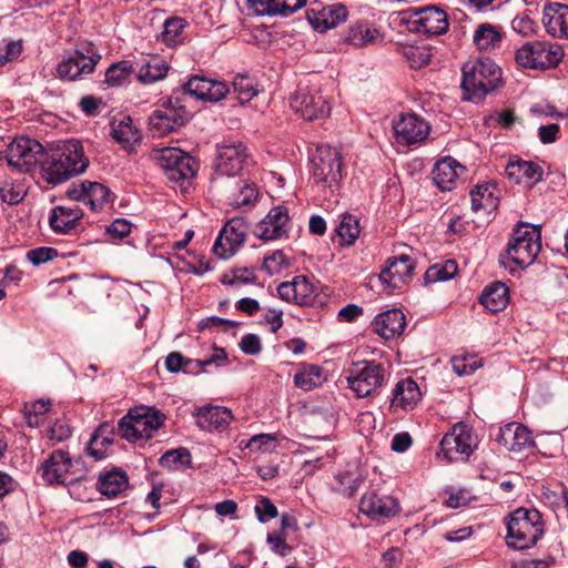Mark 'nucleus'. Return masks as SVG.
I'll return each instance as SVG.
<instances>
[{
	"mask_svg": "<svg viewBox=\"0 0 568 568\" xmlns=\"http://www.w3.org/2000/svg\"><path fill=\"white\" fill-rule=\"evenodd\" d=\"M89 161L83 154L79 140L63 141L42 165L43 178L50 184L62 183L88 168Z\"/></svg>",
	"mask_w": 568,
	"mask_h": 568,
	"instance_id": "1",
	"label": "nucleus"
},
{
	"mask_svg": "<svg viewBox=\"0 0 568 568\" xmlns=\"http://www.w3.org/2000/svg\"><path fill=\"white\" fill-rule=\"evenodd\" d=\"M540 232L527 224L518 225L508 241L507 248L499 255V263L510 273L528 267L540 252Z\"/></svg>",
	"mask_w": 568,
	"mask_h": 568,
	"instance_id": "2",
	"label": "nucleus"
},
{
	"mask_svg": "<svg viewBox=\"0 0 568 568\" xmlns=\"http://www.w3.org/2000/svg\"><path fill=\"white\" fill-rule=\"evenodd\" d=\"M501 79L499 67L490 59L469 61L463 67L462 90L465 100L480 102Z\"/></svg>",
	"mask_w": 568,
	"mask_h": 568,
	"instance_id": "3",
	"label": "nucleus"
},
{
	"mask_svg": "<svg viewBox=\"0 0 568 568\" xmlns=\"http://www.w3.org/2000/svg\"><path fill=\"white\" fill-rule=\"evenodd\" d=\"M506 526L507 545L519 550L534 546L544 532L541 516L536 509H516Z\"/></svg>",
	"mask_w": 568,
	"mask_h": 568,
	"instance_id": "4",
	"label": "nucleus"
},
{
	"mask_svg": "<svg viewBox=\"0 0 568 568\" xmlns=\"http://www.w3.org/2000/svg\"><path fill=\"white\" fill-rule=\"evenodd\" d=\"M164 420V414L154 407H136L119 420V433L129 442L149 439L163 425Z\"/></svg>",
	"mask_w": 568,
	"mask_h": 568,
	"instance_id": "5",
	"label": "nucleus"
},
{
	"mask_svg": "<svg viewBox=\"0 0 568 568\" xmlns=\"http://www.w3.org/2000/svg\"><path fill=\"white\" fill-rule=\"evenodd\" d=\"M291 109L303 119L314 121L331 113L328 98L317 84L301 82L290 97Z\"/></svg>",
	"mask_w": 568,
	"mask_h": 568,
	"instance_id": "6",
	"label": "nucleus"
},
{
	"mask_svg": "<svg viewBox=\"0 0 568 568\" xmlns=\"http://www.w3.org/2000/svg\"><path fill=\"white\" fill-rule=\"evenodd\" d=\"M402 21L409 32L427 36L444 34L449 28L447 13L436 6L410 8L405 12Z\"/></svg>",
	"mask_w": 568,
	"mask_h": 568,
	"instance_id": "7",
	"label": "nucleus"
},
{
	"mask_svg": "<svg viewBox=\"0 0 568 568\" xmlns=\"http://www.w3.org/2000/svg\"><path fill=\"white\" fill-rule=\"evenodd\" d=\"M564 52L559 44L547 41H529L516 50L515 60L526 69H548L556 67Z\"/></svg>",
	"mask_w": 568,
	"mask_h": 568,
	"instance_id": "8",
	"label": "nucleus"
},
{
	"mask_svg": "<svg viewBox=\"0 0 568 568\" xmlns=\"http://www.w3.org/2000/svg\"><path fill=\"white\" fill-rule=\"evenodd\" d=\"M475 447L476 438L471 428L467 424L457 423L440 440L437 457H443L447 462L465 460Z\"/></svg>",
	"mask_w": 568,
	"mask_h": 568,
	"instance_id": "9",
	"label": "nucleus"
},
{
	"mask_svg": "<svg viewBox=\"0 0 568 568\" xmlns=\"http://www.w3.org/2000/svg\"><path fill=\"white\" fill-rule=\"evenodd\" d=\"M349 388L358 396L374 394L385 382V368L375 362L355 364L346 377Z\"/></svg>",
	"mask_w": 568,
	"mask_h": 568,
	"instance_id": "10",
	"label": "nucleus"
},
{
	"mask_svg": "<svg viewBox=\"0 0 568 568\" xmlns=\"http://www.w3.org/2000/svg\"><path fill=\"white\" fill-rule=\"evenodd\" d=\"M189 119L179 98L170 99L149 118V130L154 136H164L181 128Z\"/></svg>",
	"mask_w": 568,
	"mask_h": 568,
	"instance_id": "11",
	"label": "nucleus"
},
{
	"mask_svg": "<svg viewBox=\"0 0 568 568\" xmlns=\"http://www.w3.org/2000/svg\"><path fill=\"white\" fill-rule=\"evenodd\" d=\"M250 161L247 149L241 141H225L216 146L215 171L221 175L235 176Z\"/></svg>",
	"mask_w": 568,
	"mask_h": 568,
	"instance_id": "12",
	"label": "nucleus"
},
{
	"mask_svg": "<svg viewBox=\"0 0 568 568\" xmlns=\"http://www.w3.org/2000/svg\"><path fill=\"white\" fill-rule=\"evenodd\" d=\"M342 156L336 148L321 146L313 159V178L315 182L328 187L342 180Z\"/></svg>",
	"mask_w": 568,
	"mask_h": 568,
	"instance_id": "13",
	"label": "nucleus"
},
{
	"mask_svg": "<svg viewBox=\"0 0 568 568\" xmlns=\"http://www.w3.org/2000/svg\"><path fill=\"white\" fill-rule=\"evenodd\" d=\"M292 229L288 210L284 205L273 206L267 214L255 224L253 234L263 241H281L290 237Z\"/></svg>",
	"mask_w": 568,
	"mask_h": 568,
	"instance_id": "14",
	"label": "nucleus"
},
{
	"mask_svg": "<svg viewBox=\"0 0 568 568\" xmlns=\"http://www.w3.org/2000/svg\"><path fill=\"white\" fill-rule=\"evenodd\" d=\"M321 286L305 275H296L292 281L282 282L277 286L278 296L288 303L301 306H313L320 297Z\"/></svg>",
	"mask_w": 568,
	"mask_h": 568,
	"instance_id": "15",
	"label": "nucleus"
},
{
	"mask_svg": "<svg viewBox=\"0 0 568 568\" xmlns=\"http://www.w3.org/2000/svg\"><path fill=\"white\" fill-rule=\"evenodd\" d=\"M158 161L171 181L191 179L197 170L196 161L176 148H163L159 151Z\"/></svg>",
	"mask_w": 568,
	"mask_h": 568,
	"instance_id": "16",
	"label": "nucleus"
},
{
	"mask_svg": "<svg viewBox=\"0 0 568 568\" xmlns=\"http://www.w3.org/2000/svg\"><path fill=\"white\" fill-rule=\"evenodd\" d=\"M396 142L402 145H412L427 139L430 126L428 122L416 113H402L392 122Z\"/></svg>",
	"mask_w": 568,
	"mask_h": 568,
	"instance_id": "17",
	"label": "nucleus"
},
{
	"mask_svg": "<svg viewBox=\"0 0 568 568\" xmlns=\"http://www.w3.org/2000/svg\"><path fill=\"white\" fill-rule=\"evenodd\" d=\"M246 232L247 225L243 217L231 219L215 240L213 253L220 258H230L245 242Z\"/></svg>",
	"mask_w": 568,
	"mask_h": 568,
	"instance_id": "18",
	"label": "nucleus"
},
{
	"mask_svg": "<svg viewBox=\"0 0 568 568\" xmlns=\"http://www.w3.org/2000/svg\"><path fill=\"white\" fill-rule=\"evenodd\" d=\"M42 151L43 146L37 140L20 136L8 145L6 159L8 165L20 172H27L36 165Z\"/></svg>",
	"mask_w": 568,
	"mask_h": 568,
	"instance_id": "19",
	"label": "nucleus"
},
{
	"mask_svg": "<svg viewBox=\"0 0 568 568\" xmlns=\"http://www.w3.org/2000/svg\"><path fill=\"white\" fill-rule=\"evenodd\" d=\"M386 267L379 273V281L384 290L390 294L406 285L413 277L415 268L414 260L407 254L389 257Z\"/></svg>",
	"mask_w": 568,
	"mask_h": 568,
	"instance_id": "20",
	"label": "nucleus"
},
{
	"mask_svg": "<svg viewBox=\"0 0 568 568\" xmlns=\"http://www.w3.org/2000/svg\"><path fill=\"white\" fill-rule=\"evenodd\" d=\"M41 476L48 484H69L77 481L79 476L73 471V463L68 453L59 449L53 452L40 467Z\"/></svg>",
	"mask_w": 568,
	"mask_h": 568,
	"instance_id": "21",
	"label": "nucleus"
},
{
	"mask_svg": "<svg viewBox=\"0 0 568 568\" xmlns=\"http://www.w3.org/2000/svg\"><path fill=\"white\" fill-rule=\"evenodd\" d=\"M195 425L204 432L223 433L234 419L231 409L219 405H203L193 413Z\"/></svg>",
	"mask_w": 568,
	"mask_h": 568,
	"instance_id": "22",
	"label": "nucleus"
},
{
	"mask_svg": "<svg viewBox=\"0 0 568 568\" xmlns=\"http://www.w3.org/2000/svg\"><path fill=\"white\" fill-rule=\"evenodd\" d=\"M183 90L190 97L205 102H219L230 92L225 82L204 75H192L183 85Z\"/></svg>",
	"mask_w": 568,
	"mask_h": 568,
	"instance_id": "23",
	"label": "nucleus"
},
{
	"mask_svg": "<svg viewBox=\"0 0 568 568\" xmlns=\"http://www.w3.org/2000/svg\"><path fill=\"white\" fill-rule=\"evenodd\" d=\"M99 60V54L87 55L77 50L59 63L57 72L61 79L74 81L90 74Z\"/></svg>",
	"mask_w": 568,
	"mask_h": 568,
	"instance_id": "24",
	"label": "nucleus"
},
{
	"mask_svg": "<svg viewBox=\"0 0 568 568\" xmlns=\"http://www.w3.org/2000/svg\"><path fill=\"white\" fill-rule=\"evenodd\" d=\"M68 195L89 205L92 211H98L110 201L109 187L99 182L83 181L68 190Z\"/></svg>",
	"mask_w": 568,
	"mask_h": 568,
	"instance_id": "25",
	"label": "nucleus"
},
{
	"mask_svg": "<svg viewBox=\"0 0 568 568\" xmlns=\"http://www.w3.org/2000/svg\"><path fill=\"white\" fill-rule=\"evenodd\" d=\"M359 510L372 519L390 518L398 511V503L390 496H378L375 491L366 493L359 504Z\"/></svg>",
	"mask_w": 568,
	"mask_h": 568,
	"instance_id": "26",
	"label": "nucleus"
},
{
	"mask_svg": "<svg viewBox=\"0 0 568 568\" xmlns=\"http://www.w3.org/2000/svg\"><path fill=\"white\" fill-rule=\"evenodd\" d=\"M310 24L317 31L324 32L336 27L346 19V9L342 4L311 8L306 11Z\"/></svg>",
	"mask_w": 568,
	"mask_h": 568,
	"instance_id": "27",
	"label": "nucleus"
},
{
	"mask_svg": "<svg viewBox=\"0 0 568 568\" xmlns=\"http://www.w3.org/2000/svg\"><path fill=\"white\" fill-rule=\"evenodd\" d=\"M497 440L510 452H521L534 445L529 429L518 423H509L500 427Z\"/></svg>",
	"mask_w": 568,
	"mask_h": 568,
	"instance_id": "28",
	"label": "nucleus"
},
{
	"mask_svg": "<svg viewBox=\"0 0 568 568\" xmlns=\"http://www.w3.org/2000/svg\"><path fill=\"white\" fill-rule=\"evenodd\" d=\"M112 136L121 146L132 153L141 143V132L129 115H121L112 122Z\"/></svg>",
	"mask_w": 568,
	"mask_h": 568,
	"instance_id": "29",
	"label": "nucleus"
},
{
	"mask_svg": "<svg viewBox=\"0 0 568 568\" xmlns=\"http://www.w3.org/2000/svg\"><path fill=\"white\" fill-rule=\"evenodd\" d=\"M542 23L546 31L552 37L568 39V6L561 3L546 6Z\"/></svg>",
	"mask_w": 568,
	"mask_h": 568,
	"instance_id": "30",
	"label": "nucleus"
},
{
	"mask_svg": "<svg viewBox=\"0 0 568 568\" xmlns=\"http://www.w3.org/2000/svg\"><path fill=\"white\" fill-rule=\"evenodd\" d=\"M465 168L453 158H445L438 161L433 169V180L442 191H452L456 187L460 172Z\"/></svg>",
	"mask_w": 568,
	"mask_h": 568,
	"instance_id": "31",
	"label": "nucleus"
},
{
	"mask_svg": "<svg viewBox=\"0 0 568 568\" xmlns=\"http://www.w3.org/2000/svg\"><path fill=\"white\" fill-rule=\"evenodd\" d=\"M420 399L422 392L418 384L412 377H407L396 384L393 390L392 407L412 410Z\"/></svg>",
	"mask_w": 568,
	"mask_h": 568,
	"instance_id": "32",
	"label": "nucleus"
},
{
	"mask_svg": "<svg viewBox=\"0 0 568 568\" xmlns=\"http://www.w3.org/2000/svg\"><path fill=\"white\" fill-rule=\"evenodd\" d=\"M373 326L383 338H394L399 336L406 326L405 315L397 308L388 310L375 317Z\"/></svg>",
	"mask_w": 568,
	"mask_h": 568,
	"instance_id": "33",
	"label": "nucleus"
},
{
	"mask_svg": "<svg viewBox=\"0 0 568 568\" xmlns=\"http://www.w3.org/2000/svg\"><path fill=\"white\" fill-rule=\"evenodd\" d=\"M257 16H290L301 9L306 0H246Z\"/></svg>",
	"mask_w": 568,
	"mask_h": 568,
	"instance_id": "34",
	"label": "nucleus"
},
{
	"mask_svg": "<svg viewBox=\"0 0 568 568\" xmlns=\"http://www.w3.org/2000/svg\"><path fill=\"white\" fill-rule=\"evenodd\" d=\"M505 174L515 183L534 184L541 179L542 171L534 162L510 159L505 168Z\"/></svg>",
	"mask_w": 568,
	"mask_h": 568,
	"instance_id": "35",
	"label": "nucleus"
},
{
	"mask_svg": "<svg viewBox=\"0 0 568 568\" xmlns=\"http://www.w3.org/2000/svg\"><path fill=\"white\" fill-rule=\"evenodd\" d=\"M82 217V211L78 206H55L49 216V224L53 232L60 234L70 233L75 229Z\"/></svg>",
	"mask_w": 568,
	"mask_h": 568,
	"instance_id": "36",
	"label": "nucleus"
},
{
	"mask_svg": "<svg viewBox=\"0 0 568 568\" xmlns=\"http://www.w3.org/2000/svg\"><path fill=\"white\" fill-rule=\"evenodd\" d=\"M504 39L501 27L480 23L474 31L473 42L479 51L490 52L498 48Z\"/></svg>",
	"mask_w": 568,
	"mask_h": 568,
	"instance_id": "37",
	"label": "nucleus"
},
{
	"mask_svg": "<svg viewBox=\"0 0 568 568\" xmlns=\"http://www.w3.org/2000/svg\"><path fill=\"white\" fill-rule=\"evenodd\" d=\"M169 71V65L164 59L153 55L144 59L138 68L136 77L140 82L150 84L162 80Z\"/></svg>",
	"mask_w": 568,
	"mask_h": 568,
	"instance_id": "38",
	"label": "nucleus"
},
{
	"mask_svg": "<svg viewBox=\"0 0 568 568\" xmlns=\"http://www.w3.org/2000/svg\"><path fill=\"white\" fill-rule=\"evenodd\" d=\"M480 303L491 313L504 310L508 303V287L500 282L493 283L483 291Z\"/></svg>",
	"mask_w": 568,
	"mask_h": 568,
	"instance_id": "39",
	"label": "nucleus"
},
{
	"mask_svg": "<svg viewBox=\"0 0 568 568\" xmlns=\"http://www.w3.org/2000/svg\"><path fill=\"white\" fill-rule=\"evenodd\" d=\"M128 487L125 473L112 470L100 475L98 480L99 491L106 497H115Z\"/></svg>",
	"mask_w": 568,
	"mask_h": 568,
	"instance_id": "40",
	"label": "nucleus"
},
{
	"mask_svg": "<svg viewBox=\"0 0 568 568\" xmlns=\"http://www.w3.org/2000/svg\"><path fill=\"white\" fill-rule=\"evenodd\" d=\"M325 381L323 371L317 365L303 364L294 375V384L303 390H311Z\"/></svg>",
	"mask_w": 568,
	"mask_h": 568,
	"instance_id": "41",
	"label": "nucleus"
},
{
	"mask_svg": "<svg viewBox=\"0 0 568 568\" xmlns=\"http://www.w3.org/2000/svg\"><path fill=\"white\" fill-rule=\"evenodd\" d=\"M361 233L359 220L349 213L341 216L336 227V234L339 237L342 245H352L357 240Z\"/></svg>",
	"mask_w": 568,
	"mask_h": 568,
	"instance_id": "42",
	"label": "nucleus"
},
{
	"mask_svg": "<svg viewBox=\"0 0 568 568\" xmlns=\"http://www.w3.org/2000/svg\"><path fill=\"white\" fill-rule=\"evenodd\" d=\"M364 477L357 471H343L335 476L333 489L344 497H352L363 484Z\"/></svg>",
	"mask_w": 568,
	"mask_h": 568,
	"instance_id": "43",
	"label": "nucleus"
},
{
	"mask_svg": "<svg viewBox=\"0 0 568 568\" xmlns=\"http://www.w3.org/2000/svg\"><path fill=\"white\" fill-rule=\"evenodd\" d=\"M378 38V31L368 27L366 23H356L352 26L346 36L347 42L357 48L375 43Z\"/></svg>",
	"mask_w": 568,
	"mask_h": 568,
	"instance_id": "44",
	"label": "nucleus"
},
{
	"mask_svg": "<svg viewBox=\"0 0 568 568\" xmlns=\"http://www.w3.org/2000/svg\"><path fill=\"white\" fill-rule=\"evenodd\" d=\"M494 185H478L470 192L471 210L477 212L479 210L490 211L496 206L497 199L494 196Z\"/></svg>",
	"mask_w": 568,
	"mask_h": 568,
	"instance_id": "45",
	"label": "nucleus"
},
{
	"mask_svg": "<svg viewBox=\"0 0 568 568\" xmlns=\"http://www.w3.org/2000/svg\"><path fill=\"white\" fill-rule=\"evenodd\" d=\"M233 90L241 103L248 102L258 93L255 80L245 74H237L233 80Z\"/></svg>",
	"mask_w": 568,
	"mask_h": 568,
	"instance_id": "46",
	"label": "nucleus"
},
{
	"mask_svg": "<svg viewBox=\"0 0 568 568\" xmlns=\"http://www.w3.org/2000/svg\"><path fill=\"white\" fill-rule=\"evenodd\" d=\"M133 67L129 61L113 63L105 71V82L111 87H121L126 83L133 73Z\"/></svg>",
	"mask_w": 568,
	"mask_h": 568,
	"instance_id": "47",
	"label": "nucleus"
},
{
	"mask_svg": "<svg viewBox=\"0 0 568 568\" xmlns=\"http://www.w3.org/2000/svg\"><path fill=\"white\" fill-rule=\"evenodd\" d=\"M457 263L454 260L436 263L426 271L425 281L427 283H433L450 280L457 273Z\"/></svg>",
	"mask_w": 568,
	"mask_h": 568,
	"instance_id": "48",
	"label": "nucleus"
},
{
	"mask_svg": "<svg viewBox=\"0 0 568 568\" xmlns=\"http://www.w3.org/2000/svg\"><path fill=\"white\" fill-rule=\"evenodd\" d=\"M258 197L256 185L248 181H242L239 190L233 194L232 204L237 207H251Z\"/></svg>",
	"mask_w": 568,
	"mask_h": 568,
	"instance_id": "49",
	"label": "nucleus"
},
{
	"mask_svg": "<svg viewBox=\"0 0 568 568\" xmlns=\"http://www.w3.org/2000/svg\"><path fill=\"white\" fill-rule=\"evenodd\" d=\"M403 55L414 69H420L430 61V49L426 45H405L402 49Z\"/></svg>",
	"mask_w": 568,
	"mask_h": 568,
	"instance_id": "50",
	"label": "nucleus"
},
{
	"mask_svg": "<svg viewBox=\"0 0 568 568\" xmlns=\"http://www.w3.org/2000/svg\"><path fill=\"white\" fill-rule=\"evenodd\" d=\"M49 410V403L37 400L24 404L23 414L26 423L29 427H39L44 422V415Z\"/></svg>",
	"mask_w": 568,
	"mask_h": 568,
	"instance_id": "51",
	"label": "nucleus"
},
{
	"mask_svg": "<svg viewBox=\"0 0 568 568\" xmlns=\"http://www.w3.org/2000/svg\"><path fill=\"white\" fill-rule=\"evenodd\" d=\"M276 437L273 434H258L245 443V448L254 453H272L276 448Z\"/></svg>",
	"mask_w": 568,
	"mask_h": 568,
	"instance_id": "52",
	"label": "nucleus"
},
{
	"mask_svg": "<svg viewBox=\"0 0 568 568\" xmlns=\"http://www.w3.org/2000/svg\"><path fill=\"white\" fill-rule=\"evenodd\" d=\"M103 436H113V426L109 423H103L99 426V428L95 430V433L92 435L87 450L90 456H92L94 459L100 460L104 458V450L101 448H97L100 444V439Z\"/></svg>",
	"mask_w": 568,
	"mask_h": 568,
	"instance_id": "53",
	"label": "nucleus"
},
{
	"mask_svg": "<svg viewBox=\"0 0 568 568\" xmlns=\"http://www.w3.org/2000/svg\"><path fill=\"white\" fill-rule=\"evenodd\" d=\"M480 366L476 356H455L452 358L453 371L458 376H466L475 373Z\"/></svg>",
	"mask_w": 568,
	"mask_h": 568,
	"instance_id": "54",
	"label": "nucleus"
},
{
	"mask_svg": "<svg viewBox=\"0 0 568 568\" xmlns=\"http://www.w3.org/2000/svg\"><path fill=\"white\" fill-rule=\"evenodd\" d=\"M290 266V262L283 251L277 250L273 252L271 255L264 257L263 268L268 274L280 273L283 268Z\"/></svg>",
	"mask_w": 568,
	"mask_h": 568,
	"instance_id": "55",
	"label": "nucleus"
},
{
	"mask_svg": "<svg viewBox=\"0 0 568 568\" xmlns=\"http://www.w3.org/2000/svg\"><path fill=\"white\" fill-rule=\"evenodd\" d=\"M58 256V251L53 247L42 246L30 250L27 253L28 261L34 266L52 261Z\"/></svg>",
	"mask_w": 568,
	"mask_h": 568,
	"instance_id": "56",
	"label": "nucleus"
},
{
	"mask_svg": "<svg viewBox=\"0 0 568 568\" xmlns=\"http://www.w3.org/2000/svg\"><path fill=\"white\" fill-rule=\"evenodd\" d=\"M256 278L253 268L242 267L235 268L232 272V275H224L222 278V283L226 285H235L240 284H248L254 282Z\"/></svg>",
	"mask_w": 568,
	"mask_h": 568,
	"instance_id": "57",
	"label": "nucleus"
},
{
	"mask_svg": "<svg viewBox=\"0 0 568 568\" xmlns=\"http://www.w3.org/2000/svg\"><path fill=\"white\" fill-rule=\"evenodd\" d=\"M254 509L261 523H267L278 515L276 506L266 497L261 498Z\"/></svg>",
	"mask_w": 568,
	"mask_h": 568,
	"instance_id": "58",
	"label": "nucleus"
},
{
	"mask_svg": "<svg viewBox=\"0 0 568 568\" xmlns=\"http://www.w3.org/2000/svg\"><path fill=\"white\" fill-rule=\"evenodd\" d=\"M24 192L21 187L8 182L0 184V197L8 204H18L23 200Z\"/></svg>",
	"mask_w": 568,
	"mask_h": 568,
	"instance_id": "59",
	"label": "nucleus"
},
{
	"mask_svg": "<svg viewBox=\"0 0 568 568\" xmlns=\"http://www.w3.org/2000/svg\"><path fill=\"white\" fill-rule=\"evenodd\" d=\"M185 21L182 18L173 17L169 18L164 22V31L163 37L165 41L173 42L176 37L183 31L185 28Z\"/></svg>",
	"mask_w": 568,
	"mask_h": 568,
	"instance_id": "60",
	"label": "nucleus"
},
{
	"mask_svg": "<svg viewBox=\"0 0 568 568\" xmlns=\"http://www.w3.org/2000/svg\"><path fill=\"white\" fill-rule=\"evenodd\" d=\"M131 232V223L125 219H116L108 227L106 233L113 240H122Z\"/></svg>",
	"mask_w": 568,
	"mask_h": 568,
	"instance_id": "61",
	"label": "nucleus"
},
{
	"mask_svg": "<svg viewBox=\"0 0 568 568\" xmlns=\"http://www.w3.org/2000/svg\"><path fill=\"white\" fill-rule=\"evenodd\" d=\"M22 52L21 41H9L3 49H0V65L17 60Z\"/></svg>",
	"mask_w": 568,
	"mask_h": 568,
	"instance_id": "62",
	"label": "nucleus"
},
{
	"mask_svg": "<svg viewBox=\"0 0 568 568\" xmlns=\"http://www.w3.org/2000/svg\"><path fill=\"white\" fill-rule=\"evenodd\" d=\"M240 348L244 354L257 355L262 351L261 339L255 334H246L241 338Z\"/></svg>",
	"mask_w": 568,
	"mask_h": 568,
	"instance_id": "63",
	"label": "nucleus"
},
{
	"mask_svg": "<svg viewBox=\"0 0 568 568\" xmlns=\"http://www.w3.org/2000/svg\"><path fill=\"white\" fill-rule=\"evenodd\" d=\"M511 28L517 33L528 36L535 30V22L528 16H517L511 21Z\"/></svg>",
	"mask_w": 568,
	"mask_h": 568,
	"instance_id": "64",
	"label": "nucleus"
}]
</instances>
